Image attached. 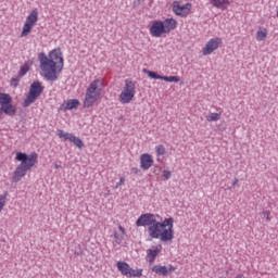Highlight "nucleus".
Listing matches in <instances>:
<instances>
[{
	"label": "nucleus",
	"mask_w": 278,
	"mask_h": 278,
	"mask_svg": "<svg viewBox=\"0 0 278 278\" xmlns=\"http://www.w3.org/2000/svg\"><path fill=\"white\" fill-rule=\"evenodd\" d=\"M265 38H268V30L266 28L256 31V40L258 42H262Z\"/></svg>",
	"instance_id": "4be33fe9"
},
{
	"label": "nucleus",
	"mask_w": 278,
	"mask_h": 278,
	"mask_svg": "<svg viewBox=\"0 0 278 278\" xmlns=\"http://www.w3.org/2000/svg\"><path fill=\"white\" fill-rule=\"evenodd\" d=\"M163 177L165 179H170V177H173V173H170V170H168V169H164L163 170Z\"/></svg>",
	"instance_id": "cd10ccee"
},
{
	"label": "nucleus",
	"mask_w": 278,
	"mask_h": 278,
	"mask_svg": "<svg viewBox=\"0 0 278 278\" xmlns=\"http://www.w3.org/2000/svg\"><path fill=\"white\" fill-rule=\"evenodd\" d=\"M156 155H164L166 153V148L160 144L155 147Z\"/></svg>",
	"instance_id": "393cba45"
},
{
	"label": "nucleus",
	"mask_w": 278,
	"mask_h": 278,
	"mask_svg": "<svg viewBox=\"0 0 278 278\" xmlns=\"http://www.w3.org/2000/svg\"><path fill=\"white\" fill-rule=\"evenodd\" d=\"M140 166L143 170H149L153 166V156L151 154H141Z\"/></svg>",
	"instance_id": "a211bd4d"
},
{
	"label": "nucleus",
	"mask_w": 278,
	"mask_h": 278,
	"mask_svg": "<svg viewBox=\"0 0 278 278\" xmlns=\"http://www.w3.org/2000/svg\"><path fill=\"white\" fill-rule=\"evenodd\" d=\"M238 181H239V179H238V178H235V179H233V182H232V186H238Z\"/></svg>",
	"instance_id": "2f4dec72"
},
{
	"label": "nucleus",
	"mask_w": 278,
	"mask_h": 278,
	"mask_svg": "<svg viewBox=\"0 0 278 278\" xmlns=\"http://www.w3.org/2000/svg\"><path fill=\"white\" fill-rule=\"evenodd\" d=\"M236 278H244V274H239L236 276Z\"/></svg>",
	"instance_id": "72a5a7b5"
},
{
	"label": "nucleus",
	"mask_w": 278,
	"mask_h": 278,
	"mask_svg": "<svg viewBox=\"0 0 278 278\" xmlns=\"http://www.w3.org/2000/svg\"><path fill=\"white\" fill-rule=\"evenodd\" d=\"M125 184V177H121L119 181L116 184L115 189H117L119 186H123Z\"/></svg>",
	"instance_id": "c85d7f7f"
},
{
	"label": "nucleus",
	"mask_w": 278,
	"mask_h": 278,
	"mask_svg": "<svg viewBox=\"0 0 278 278\" xmlns=\"http://www.w3.org/2000/svg\"><path fill=\"white\" fill-rule=\"evenodd\" d=\"M223 43V39L215 37L210 39L202 49L203 55H212V52L216 51Z\"/></svg>",
	"instance_id": "f8f14e48"
},
{
	"label": "nucleus",
	"mask_w": 278,
	"mask_h": 278,
	"mask_svg": "<svg viewBox=\"0 0 278 278\" xmlns=\"http://www.w3.org/2000/svg\"><path fill=\"white\" fill-rule=\"evenodd\" d=\"M79 108V100L72 99L67 100L65 110H77Z\"/></svg>",
	"instance_id": "412c9836"
},
{
	"label": "nucleus",
	"mask_w": 278,
	"mask_h": 278,
	"mask_svg": "<svg viewBox=\"0 0 278 278\" xmlns=\"http://www.w3.org/2000/svg\"><path fill=\"white\" fill-rule=\"evenodd\" d=\"M206 121L208 123H216V121H220V113H210L206 115Z\"/></svg>",
	"instance_id": "5701e85b"
},
{
	"label": "nucleus",
	"mask_w": 278,
	"mask_h": 278,
	"mask_svg": "<svg viewBox=\"0 0 278 278\" xmlns=\"http://www.w3.org/2000/svg\"><path fill=\"white\" fill-rule=\"evenodd\" d=\"M5 199H8V192L0 195V212L5 207Z\"/></svg>",
	"instance_id": "a878e982"
},
{
	"label": "nucleus",
	"mask_w": 278,
	"mask_h": 278,
	"mask_svg": "<svg viewBox=\"0 0 278 278\" xmlns=\"http://www.w3.org/2000/svg\"><path fill=\"white\" fill-rule=\"evenodd\" d=\"M174 29H177V20L166 18L162 21H154L150 27V34L153 38H162L163 34H170Z\"/></svg>",
	"instance_id": "7ed1b4c3"
},
{
	"label": "nucleus",
	"mask_w": 278,
	"mask_h": 278,
	"mask_svg": "<svg viewBox=\"0 0 278 278\" xmlns=\"http://www.w3.org/2000/svg\"><path fill=\"white\" fill-rule=\"evenodd\" d=\"M15 159L17 160V162H21L20 165L22 166H29V164L31 166H36V163L38 162V153L33 152L27 155L25 153L17 152Z\"/></svg>",
	"instance_id": "9d476101"
},
{
	"label": "nucleus",
	"mask_w": 278,
	"mask_h": 278,
	"mask_svg": "<svg viewBox=\"0 0 278 278\" xmlns=\"http://www.w3.org/2000/svg\"><path fill=\"white\" fill-rule=\"evenodd\" d=\"M0 111L7 116H16V106L12 104L10 93H0Z\"/></svg>",
	"instance_id": "0eeeda50"
},
{
	"label": "nucleus",
	"mask_w": 278,
	"mask_h": 278,
	"mask_svg": "<svg viewBox=\"0 0 278 278\" xmlns=\"http://www.w3.org/2000/svg\"><path fill=\"white\" fill-rule=\"evenodd\" d=\"M130 172L132 175H138V173H140V169L138 167H132Z\"/></svg>",
	"instance_id": "c756f323"
},
{
	"label": "nucleus",
	"mask_w": 278,
	"mask_h": 278,
	"mask_svg": "<svg viewBox=\"0 0 278 278\" xmlns=\"http://www.w3.org/2000/svg\"><path fill=\"white\" fill-rule=\"evenodd\" d=\"M175 219L173 217L165 218L163 222H157L155 215L146 213L140 215L136 222V227H148V233L153 240L161 242H173L175 230L173 229Z\"/></svg>",
	"instance_id": "f257e3e1"
},
{
	"label": "nucleus",
	"mask_w": 278,
	"mask_h": 278,
	"mask_svg": "<svg viewBox=\"0 0 278 278\" xmlns=\"http://www.w3.org/2000/svg\"><path fill=\"white\" fill-rule=\"evenodd\" d=\"M29 72V65L27 63H25L24 65H22L20 67V76L23 77L24 75H27V73Z\"/></svg>",
	"instance_id": "b1692460"
},
{
	"label": "nucleus",
	"mask_w": 278,
	"mask_h": 278,
	"mask_svg": "<svg viewBox=\"0 0 278 278\" xmlns=\"http://www.w3.org/2000/svg\"><path fill=\"white\" fill-rule=\"evenodd\" d=\"M103 90V81L101 79H94L90 83L86 90L84 108H92L99 98L101 97V91Z\"/></svg>",
	"instance_id": "20e7f679"
},
{
	"label": "nucleus",
	"mask_w": 278,
	"mask_h": 278,
	"mask_svg": "<svg viewBox=\"0 0 278 278\" xmlns=\"http://www.w3.org/2000/svg\"><path fill=\"white\" fill-rule=\"evenodd\" d=\"M58 136L62 140H67L68 142H72L78 149H84V141L79 137H76L73 134L66 132L62 129H58Z\"/></svg>",
	"instance_id": "9b49d317"
},
{
	"label": "nucleus",
	"mask_w": 278,
	"mask_h": 278,
	"mask_svg": "<svg viewBox=\"0 0 278 278\" xmlns=\"http://www.w3.org/2000/svg\"><path fill=\"white\" fill-rule=\"evenodd\" d=\"M134 97H136V83L130 79L125 80V86L119 94V102L123 105H127L130 101H134Z\"/></svg>",
	"instance_id": "423d86ee"
},
{
	"label": "nucleus",
	"mask_w": 278,
	"mask_h": 278,
	"mask_svg": "<svg viewBox=\"0 0 278 278\" xmlns=\"http://www.w3.org/2000/svg\"><path fill=\"white\" fill-rule=\"evenodd\" d=\"M45 87L41 81H34L30 87L26 99L23 102V108H29L31 103H36V100L42 94Z\"/></svg>",
	"instance_id": "39448f33"
},
{
	"label": "nucleus",
	"mask_w": 278,
	"mask_h": 278,
	"mask_svg": "<svg viewBox=\"0 0 278 278\" xmlns=\"http://www.w3.org/2000/svg\"><path fill=\"white\" fill-rule=\"evenodd\" d=\"M190 8H192V4L187 3V4H179L178 1H175L173 3V12L177 15V16H188V14H190Z\"/></svg>",
	"instance_id": "2eb2a0df"
},
{
	"label": "nucleus",
	"mask_w": 278,
	"mask_h": 278,
	"mask_svg": "<svg viewBox=\"0 0 278 278\" xmlns=\"http://www.w3.org/2000/svg\"><path fill=\"white\" fill-rule=\"evenodd\" d=\"M162 253V245H154L152 249L147 250V256L146 260L149 262V264H153L155 262V258Z\"/></svg>",
	"instance_id": "dca6fc26"
},
{
	"label": "nucleus",
	"mask_w": 278,
	"mask_h": 278,
	"mask_svg": "<svg viewBox=\"0 0 278 278\" xmlns=\"http://www.w3.org/2000/svg\"><path fill=\"white\" fill-rule=\"evenodd\" d=\"M119 232L115 231L113 235V238L116 242V244L123 243V236H125V229L119 225L118 226Z\"/></svg>",
	"instance_id": "aec40b11"
},
{
	"label": "nucleus",
	"mask_w": 278,
	"mask_h": 278,
	"mask_svg": "<svg viewBox=\"0 0 278 278\" xmlns=\"http://www.w3.org/2000/svg\"><path fill=\"white\" fill-rule=\"evenodd\" d=\"M117 269L124 277H142V269H134L127 262H117Z\"/></svg>",
	"instance_id": "6e6552de"
},
{
	"label": "nucleus",
	"mask_w": 278,
	"mask_h": 278,
	"mask_svg": "<svg viewBox=\"0 0 278 278\" xmlns=\"http://www.w3.org/2000/svg\"><path fill=\"white\" fill-rule=\"evenodd\" d=\"M143 73L150 77V79H162L163 81H169L174 84H179L180 79L177 76H161L155 72L149 71L147 68L143 70Z\"/></svg>",
	"instance_id": "4468645a"
},
{
	"label": "nucleus",
	"mask_w": 278,
	"mask_h": 278,
	"mask_svg": "<svg viewBox=\"0 0 278 278\" xmlns=\"http://www.w3.org/2000/svg\"><path fill=\"white\" fill-rule=\"evenodd\" d=\"M262 218H265V220L268 223L270 220V211H263Z\"/></svg>",
	"instance_id": "bb28decb"
},
{
	"label": "nucleus",
	"mask_w": 278,
	"mask_h": 278,
	"mask_svg": "<svg viewBox=\"0 0 278 278\" xmlns=\"http://www.w3.org/2000/svg\"><path fill=\"white\" fill-rule=\"evenodd\" d=\"M38 23V11L33 10L29 15L26 17V22L23 26V30L21 34L22 38H25V36H29V33L31 31L34 25Z\"/></svg>",
	"instance_id": "1a4fd4ad"
},
{
	"label": "nucleus",
	"mask_w": 278,
	"mask_h": 278,
	"mask_svg": "<svg viewBox=\"0 0 278 278\" xmlns=\"http://www.w3.org/2000/svg\"><path fill=\"white\" fill-rule=\"evenodd\" d=\"M176 268L173 265L162 266V265H154L152 267V273H155L156 275H162L163 277H166L168 273H175Z\"/></svg>",
	"instance_id": "f3484780"
},
{
	"label": "nucleus",
	"mask_w": 278,
	"mask_h": 278,
	"mask_svg": "<svg viewBox=\"0 0 278 278\" xmlns=\"http://www.w3.org/2000/svg\"><path fill=\"white\" fill-rule=\"evenodd\" d=\"M11 85L17 87L18 86V79L12 78L11 79Z\"/></svg>",
	"instance_id": "7c9ffc66"
},
{
	"label": "nucleus",
	"mask_w": 278,
	"mask_h": 278,
	"mask_svg": "<svg viewBox=\"0 0 278 278\" xmlns=\"http://www.w3.org/2000/svg\"><path fill=\"white\" fill-rule=\"evenodd\" d=\"M54 168H56V169L62 168V165H59L58 163H54Z\"/></svg>",
	"instance_id": "473e14b6"
},
{
	"label": "nucleus",
	"mask_w": 278,
	"mask_h": 278,
	"mask_svg": "<svg viewBox=\"0 0 278 278\" xmlns=\"http://www.w3.org/2000/svg\"><path fill=\"white\" fill-rule=\"evenodd\" d=\"M210 3L218 10H227L230 5L229 0H210Z\"/></svg>",
	"instance_id": "6ab92c4d"
},
{
	"label": "nucleus",
	"mask_w": 278,
	"mask_h": 278,
	"mask_svg": "<svg viewBox=\"0 0 278 278\" xmlns=\"http://www.w3.org/2000/svg\"><path fill=\"white\" fill-rule=\"evenodd\" d=\"M34 168V165L29 163V165H20L15 168L14 174H13V181L14 184H18L25 175H27V170H31Z\"/></svg>",
	"instance_id": "ddd939ff"
},
{
	"label": "nucleus",
	"mask_w": 278,
	"mask_h": 278,
	"mask_svg": "<svg viewBox=\"0 0 278 278\" xmlns=\"http://www.w3.org/2000/svg\"><path fill=\"white\" fill-rule=\"evenodd\" d=\"M40 68L47 81H58V73L64 71V56L60 48L49 52L48 56L45 52L39 54Z\"/></svg>",
	"instance_id": "f03ea898"
}]
</instances>
